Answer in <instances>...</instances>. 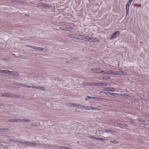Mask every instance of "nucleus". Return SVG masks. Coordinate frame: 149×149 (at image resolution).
I'll return each instance as SVG.
<instances>
[{
	"instance_id": "19",
	"label": "nucleus",
	"mask_w": 149,
	"mask_h": 149,
	"mask_svg": "<svg viewBox=\"0 0 149 149\" xmlns=\"http://www.w3.org/2000/svg\"><path fill=\"white\" fill-rule=\"evenodd\" d=\"M91 40V38L89 37H84V40L85 41H88Z\"/></svg>"
},
{
	"instance_id": "25",
	"label": "nucleus",
	"mask_w": 149,
	"mask_h": 149,
	"mask_svg": "<svg viewBox=\"0 0 149 149\" xmlns=\"http://www.w3.org/2000/svg\"><path fill=\"white\" fill-rule=\"evenodd\" d=\"M90 107L89 106H85L84 109H86V110H90Z\"/></svg>"
},
{
	"instance_id": "11",
	"label": "nucleus",
	"mask_w": 149,
	"mask_h": 149,
	"mask_svg": "<svg viewBox=\"0 0 149 149\" xmlns=\"http://www.w3.org/2000/svg\"><path fill=\"white\" fill-rule=\"evenodd\" d=\"M101 70H101L99 68H94L93 69V71H94L95 72H97V73H100L98 72V71L99 72H101Z\"/></svg>"
},
{
	"instance_id": "9",
	"label": "nucleus",
	"mask_w": 149,
	"mask_h": 149,
	"mask_svg": "<svg viewBox=\"0 0 149 149\" xmlns=\"http://www.w3.org/2000/svg\"><path fill=\"white\" fill-rule=\"evenodd\" d=\"M100 73H102L103 72L105 74H109V70H101V72H98Z\"/></svg>"
},
{
	"instance_id": "31",
	"label": "nucleus",
	"mask_w": 149,
	"mask_h": 149,
	"mask_svg": "<svg viewBox=\"0 0 149 149\" xmlns=\"http://www.w3.org/2000/svg\"><path fill=\"white\" fill-rule=\"evenodd\" d=\"M70 29L69 28L65 27L64 30L66 31H70Z\"/></svg>"
},
{
	"instance_id": "34",
	"label": "nucleus",
	"mask_w": 149,
	"mask_h": 149,
	"mask_svg": "<svg viewBox=\"0 0 149 149\" xmlns=\"http://www.w3.org/2000/svg\"><path fill=\"white\" fill-rule=\"evenodd\" d=\"M97 140H101L102 141H103L104 140V139L102 138H101L100 137H97Z\"/></svg>"
},
{
	"instance_id": "50",
	"label": "nucleus",
	"mask_w": 149,
	"mask_h": 149,
	"mask_svg": "<svg viewBox=\"0 0 149 149\" xmlns=\"http://www.w3.org/2000/svg\"><path fill=\"white\" fill-rule=\"evenodd\" d=\"M2 97H5V94H4V93H3V94L2 95Z\"/></svg>"
},
{
	"instance_id": "38",
	"label": "nucleus",
	"mask_w": 149,
	"mask_h": 149,
	"mask_svg": "<svg viewBox=\"0 0 149 149\" xmlns=\"http://www.w3.org/2000/svg\"><path fill=\"white\" fill-rule=\"evenodd\" d=\"M95 40L96 39L95 38H91H91L90 40H91V42H94Z\"/></svg>"
},
{
	"instance_id": "43",
	"label": "nucleus",
	"mask_w": 149,
	"mask_h": 149,
	"mask_svg": "<svg viewBox=\"0 0 149 149\" xmlns=\"http://www.w3.org/2000/svg\"><path fill=\"white\" fill-rule=\"evenodd\" d=\"M131 3L129 1H128V2L127 3L126 5L130 6Z\"/></svg>"
},
{
	"instance_id": "22",
	"label": "nucleus",
	"mask_w": 149,
	"mask_h": 149,
	"mask_svg": "<svg viewBox=\"0 0 149 149\" xmlns=\"http://www.w3.org/2000/svg\"><path fill=\"white\" fill-rule=\"evenodd\" d=\"M83 85L86 86H91V83L89 82H84L83 83Z\"/></svg>"
},
{
	"instance_id": "32",
	"label": "nucleus",
	"mask_w": 149,
	"mask_h": 149,
	"mask_svg": "<svg viewBox=\"0 0 149 149\" xmlns=\"http://www.w3.org/2000/svg\"><path fill=\"white\" fill-rule=\"evenodd\" d=\"M91 86H97V83H91Z\"/></svg>"
},
{
	"instance_id": "39",
	"label": "nucleus",
	"mask_w": 149,
	"mask_h": 149,
	"mask_svg": "<svg viewBox=\"0 0 149 149\" xmlns=\"http://www.w3.org/2000/svg\"><path fill=\"white\" fill-rule=\"evenodd\" d=\"M134 6H137L138 7H140L141 6V5L140 4H134Z\"/></svg>"
},
{
	"instance_id": "14",
	"label": "nucleus",
	"mask_w": 149,
	"mask_h": 149,
	"mask_svg": "<svg viewBox=\"0 0 149 149\" xmlns=\"http://www.w3.org/2000/svg\"><path fill=\"white\" fill-rule=\"evenodd\" d=\"M114 89L115 88H114L109 87L107 88L106 90L111 91H113Z\"/></svg>"
},
{
	"instance_id": "47",
	"label": "nucleus",
	"mask_w": 149,
	"mask_h": 149,
	"mask_svg": "<svg viewBox=\"0 0 149 149\" xmlns=\"http://www.w3.org/2000/svg\"><path fill=\"white\" fill-rule=\"evenodd\" d=\"M116 95L119 96V95H120L121 94H119V93H116Z\"/></svg>"
},
{
	"instance_id": "28",
	"label": "nucleus",
	"mask_w": 149,
	"mask_h": 149,
	"mask_svg": "<svg viewBox=\"0 0 149 149\" xmlns=\"http://www.w3.org/2000/svg\"><path fill=\"white\" fill-rule=\"evenodd\" d=\"M89 138H92V139H94L97 140V137L93 136H91L89 137Z\"/></svg>"
},
{
	"instance_id": "48",
	"label": "nucleus",
	"mask_w": 149,
	"mask_h": 149,
	"mask_svg": "<svg viewBox=\"0 0 149 149\" xmlns=\"http://www.w3.org/2000/svg\"><path fill=\"white\" fill-rule=\"evenodd\" d=\"M87 97H88V98L91 99V97H92L89 96H87Z\"/></svg>"
},
{
	"instance_id": "16",
	"label": "nucleus",
	"mask_w": 149,
	"mask_h": 149,
	"mask_svg": "<svg viewBox=\"0 0 149 149\" xmlns=\"http://www.w3.org/2000/svg\"><path fill=\"white\" fill-rule=\"evenodd\" d=\"M102 79H110V77L107 76H105L102 78Z\"/></svg>"
},
{
	"instance_id": "4",
	"label": "nucleus",
	"mask_w": 149,
	"mask_h": 149,
	"mask_svg": "<svg viewBox=\"0 0 149 149\" xmlns=\"http://www.w3.org/2000/svg\"><path fill=\"white\" fill-rule=\"evenodd\" d=\"M39 6H41L43 7H47V8H49L50 7V5H47V4H44L43 3H39Z\"/></svg>"
},
{
	"instance_id": "10",
	"label": "nucleus",
	"mask_w": 149,
	"mask_h": 149,
	"mask_svg": "<svg viewBox=\"0 0 149 149\" xmlns=\"http://www.w3.org/2000/svg\"><path fill=\"white\" fill-rule=\"evenodd\" d=\"M130 6L126 5V10L127 15H128L129 14Z\"/></svg>"
},
{
	"instance_id": "18",
	"label": "nucleus",
	"mask_w": 149,
	"mask_h": 149,
	"mask_svg": "<svg viewBox=\"0 0 149 149\" xmlns=\"http://www.w3.org/2000/svg\"><path fill=\"white\" fill-rule=\"evenodd\" d=\"M69 36L73 38H77V36L76 37L75 35L74 34H70L69 35Z\"/></svg>"
},
{
	"instance_id": "30",
	"label": "nucleus",
	"mask_w": 149,
	"mask_h": 149,
	"mask_svg": "<svg viewBox=\"0 0 149 149\" xmlns=\"http://www.w3.org/2000/svg\"><path fill=\"white\" fill-rule=\"evenodd\" d=\"M59 148L60 149H67V147L64 146H60Z\"/></svg>"
},
{
	"instance_id": "49",
	"label": "nucleus",
	"mask_w": 149,
	"mask_h": 149,
	"mask_svg": "<svg viewBox=\"0 0 149 149\" xmlns=\"http://www.w3.org/2000/svg\"><path fill=\"white\" fill-rule=\"evenodd\" d=\"M133 0H129V1L131 3H132V1H133Z\"/></svg>"
},
{
	"instance_id": "2",
	"label": "nucleus",
	"mask_w": 149,
	"mask_h": 149,
	"mask_svg": "<svg viewBox=\"0 0 149 149\" xmlns=\"http://www.w3.org/2000/svg\"><path fill=\"white\" fill-rule=\"evenodd\" d=\"M7 72H8L7 73V74H8L15 75L17 76H19V73L16 72L10 71H8Z\"/></svg>"
},
{
	"instance_id": "23",
	"label": "nucleus",
	"mask_w": 149,
	"mask_h": 149,
	"mask_svg": "<svg viewBox=\"0 0 149 149\" xmlns=\"http://www.w3.org/2000/svg\"><path fill=\"white\" fill-rule=\"evenodd\" d=\"M79 105V104L73 103V104H71V106L74 107H77V108H78V106H77V105Z\"/></svg>"
},
{
	"instance_id": "5",
	"label": "nucleus",
	"mask_w": 149,
	"mask_h": 149,
	"mask_svg": "<svg viewBox=\"0 0 149 149\" xmlns=\"http://www.w3.org/2000/svg\"><path fill=\"white\" fill-rule=\"evenodd\" d=\"M77 36L76 38L79 39L81 40H84V36L83 35H76Z\"/></svg>"
},
{
	"instance_id": "36",
	"label": "nucleus",
	"mask_w": 149,
	"mask_h": 149,
	"mask_svg": "<svg viewBox=\"0 0 149 149\" xmlns=\"http://www.w3.org/2000/svg\"><path fill=\"white\" fill-rule=\"evenodd\" d=\"M32 88H35L36 89H39V87L38 86H32Z\"/></svg>"
},
{
	"instance_id": "21",
	"label": "nucleus",
	"mask_w": 149,
	"mask_h": 149,
	"mask_svg": "<svg viewBox=\"0 0 149 149\" xmlns=\"http://www.w3.org/2000/svg\"><path fill=\"white\" fill-rule=\"evenodd\" d=\"M78 106V108H79L82 109H84V108L85 107V106L84 105H81L80 104H79Z\"/></svg>"
},
{
	"instance_id": "40",
	"label": "nucleus",
	"mask_w": 149,
	"mask_h": 149,
	"mask_svg": "<svg viewBox=\"0 0 149 149\" xmlns=\"http://www.w3.org/2000/svg\"><path fill=\"white\" fill-rule=\"evenodd\" d=\"M90 107V110H91V109L95 110L96 109L95 107Z\"/></svg>"
},
{
	"instance_id": "45",
	"label": "nucleus",
	"mask_w": 149,
	"mask_h": 149,
	"mask_svg": "<svg viewBox=\"0 0 149 149\" xmlns=\"http://www.w3.org/2000/svg\"><path fill=\"white\" fill-rule=\"evenodd\" d=\"M5 128H0V130H5Z\"/></svg>"
},
{
	"instance_id": "51",
	"label": "nucleus",
	"mask_w": 149,
	"mask_h": 149,
	"mask_svg": "<svg viewBox=\"0 0 149 149\" xmlns=\"http://www.w3.org/2000/svg\"><path fill=\"white\" fill-rule=\"evenodd\" d=\"M109 130H107L106 131H105V132H109Z\"/></svg>"
},
{
	"instance_id": "12",
	"label": "nucleus",
	"mask_w": 149,
	"mask_h": 149,
	"mask_svg": "<svg viewBox=\"0 0 149 149\" xmlns=\"http://www.w3.org/2000/svg\"><path fill=\"white\" fill-rule=\"evenodd\" d=\"M8 70H0V73H3V74H7L8 72Z\"/></svg>"
},
{
	"instance_id": "15",
	"label": "nucleus",
	"mask_w": 149,
	"mask_h": 149,
	"mask_svg": "<svg viewBox=\"0 0 149 149\" xmlns=\"http://www.w3.org/2000/svg\"><path fill=\"white\" fill-rule=\"evenodd\" d=\"M44 49V48H42L41 47H39L36 46V48L35 49H37L38 50L40 51H42Z\"/></svg>"
},
{
	"instance_id": "6",
	"label": "nucleus",
	"mask_w": 149,
	"mask_h": 149,
	"mask_svg": "<svg viewBox=\"0 0 149 149\" xmlns=\"http://www.w3.org/2000/svg\"><path fill=\"white\" fill-rule=\"evenodd\" d=\"M4 94H5V96L8 97H13V96H15V95L14 94H9L7 93H4Z\"/></svg>"
},
{
	"instance_id": "13",
	"label": "nucleus",
	"mask_w": 149,
	"mask_h": 149,
	"mask_svg": "<svg viewBox=\"0 0 149 149\" xmlns=\"http://www.w3.org/2000/svg\"><path fill=\"white\" fill-rule=\"evenodd\" d=\"M26 46L27 47H30L34 49H35L36 48V46H34L30 45H26Z\"/></svg>"
},
{
	"instance_id": "8",
	"label": "nucleus",
	"mask_w": 149,
	"mask_h": 149,
	"mask_svg": "<svg viewBox=\"0 0 149 149\" xmlns=\"http://www.w3.org/2000/svg\"><path fill=\"white\" fill-rule=\"evenodd\" d=\"M117 75H126V74L122 71H118Z\"/></svg>"
},
{
	"instance_id": "41",
	"label": "nucleus",
	"mask_w": 149,
	"mask_h": 149,
	"mask_svg": "<svg viewBox=\"0 0 149 149\" xmlns=\"http://www.w3.org/2000/svg\"><path fill=\"white\" fill-rule=\"evenodd\" d=\"M101 83H97V86H102V85H101Z\"/></svg>"
},
{
	"instance_id": "29",
	"label": "nucleus",
	"mask_w": 149,
	"mask_h": 149,
	"mask_svg": "<svg viewBox=\"0 0 149 149\" xmlns=\"http://www.w3.org/2000/svg\"><path fill=\"white\" fill-rule=\"evenodd\" d=\"M38 89L43 91H45V88L43 87H39Z\"/></svg>"
},
{
	"instance_id": "17",
	"label": "nucleus",
	"mask_w": 149,
	"mask_h": 149,
	"mask_svg": "<svg viewBox=\"0 0 149 149\" xmlns=\"http://www.w3.org/2000/svg\"><path fill=\"white\" fill-rule=\"evenodd\" d=\"M36 145V143L29 142V145L35 146Z\"/></svg>"
},
{
	"instance_id": "35",
	"label": "nucleus",
	"mask_w": 149,
	"mask_h": 149,
	"mask_svg": "<svg viewBox=\"0 0 149 149\" xmlns=\"http://www.w3.org/2000/svg\"><path fill=\"white\" fill-rule=\"evenodd\" d=\"M101 85L102 86H106L108 85V84L106 83H102Z\"/></svg>"
},
{
	"instance_id": "27",
	"label": "nucleus",
	"mask_w": 149,
	"mask_h": 149,
	"mask_svg": "<svg viewBox=\"0 0 149 149\" xmlns=\"http://www.w3.org/2000/svg\"><path fill=\"white\" fill-rule=\"evenodd\" d=\"M22 121L21 122H23V121H26V122H29L30 121V120H29V119H22Z\"/></svg>"
},
{
	"instance_id": "42",
	"label": "nucleus",
	"mask_w": 149,
	"mask_h": 149,
	"mask_svg": "<svg viewBox=\"0 0 149 149\" xmlns=\"http://www.w3.org/2000/svg\"><path fill=\"white\" fill-rule=\"evenodd\" d=\"M32 86H30L26 85L25 87L30 88H32Z\"/></svg>"
},
{
	"instance_id": "37",
	"label": "nucleus",
	"mask_w": 149,
	"mask_h": 149,
	"mask_svg": "<svg viewBox=\"0 0 149 149\" xmlns=\"http://www.w3.org/2000/svg\"><path fill=\"white\" fill-rule=\"evenodd\" d=\"M17 142L19 143L20 144H24V142L23 141H17Z\"/></svg>"
},
{
	"instance_id": "44",
	"label": "nucleus",
	"mask_w": 149,
	"mask_h": 149,
	"mask_svg": "<svg viewBox=\"0 0 149 149\" xmlns=\"http://www.w3.org/2000/svg\"><path fill=\"white\" fill-rule=\"evenodd\" d=\"M65 28V27H63L62 26H60L59 27V28L61 29L64 30V29Z\"/></svg>"
},
{
	"instance_id": "3",
	"label": "nucleus",
	"mask_w": 149,
	"mask_h": 149,
	"mask_svg": "<svg viewBox=\"0 0 149 149\" xmlns=\"http://www.w3.org/2000/svg\"><path fill=\"white\" fill-rule=\"evenodd\" d=\"M22 121V119H10L9 121L10 122H21Z\"/></svg>"
},
{
	"instance_id": "20",
	"label": "nucleus",
	"mask_w": 149,
	"mask_h": 149,
	"mask_svg": "<svg viewBox=\"0 0 149 149\" xmlns=\"http://www.w3.org/2000/svg\"><path fill=\"white\" fill-rule=\"evenodd\" d=\"M106 94H108L110 95H116V93H112L110 92H107Z\"/></svg>"
},
{
	"instance_id": "52",
	"label": "nucleus",
	"mask_w": 149,
	"mask_h": 149,
	"mask_svg": "<svg viewBox=\"0 0 149 149\" xmlns=\"http://www.w3.org/2000/svg\"><path fill=\"white\" fill-rule=\"evenodd\" d=\"M67 149H72V148H68L67 147Z\"/></svg>"
},
{
	"instance_id": "24",
	"label": "nucleus",
	"mask_w": 149,
	"mask_h": 149,
	"mask_svg": "<svg viewBox=\"0 0 149 149\" xmlns=\"http://www.w3.org/2000/svg\"><path fill=\"white\" fill-rule=\"evenodd\" d=\"M16 85L18 86H20V87H25V86H26L25 85H24V84H17Z\"/></svg>"
},
{
	"instance_id": "1",
	"label": "nucleus",
	"mask_w": 149,
	"mask_h": 149,
	"mask_svg": "<svg viewBox=\"0 0 149 149\" xmlns=\"http://www.w3.org/2000/svg\"><path fill=\"white\" fill-rule=\"evenodd\" d=\"M120 33V31H117L114 32L111 37V39H114L117 36H118L119 35V34Z\"/></svg>"
},
{
	"instance_id": "33",
	"label": "nucleus",
	"mask_w": 149,
	"mask_h": 149,
	"mask_svg": "<svg viewBox=\"0 0 149 149\" xmlns=\"http://www.w3.org/2000/svg\"><path fill=\"white\" fill-rule=\"evenodd\" d=\"M29 141H24V144L25 145H29Z\"/></svg>"
},
{
	"instance_id": "7",
	"label": "nucleus",
	"mask_w": 149,
	"mask_h": 149,
	"mask_svg": "<svg viewBox=\"0 0 149 149\" xmlns=\"http://www.w3.org/2000/svg\"><path fill=\"white\" fill-rule=\"evenodd\" d=\"M118 71H112L111 70H109V74H112L117 75Z\"/></svg>"
},
{
	"instance_id": "46",
	"label": "nucleus",
	"mask_w": 149,
	"mask_h": 149,
	"mask_svg": "<svg viewBox=\"0 0 149 149\" xmlns=\"http://www.w3.org/2000/svg\"><path fill=\"white\" fill-rule=\"evenodd\" d=\"M91 99H97V98L95 97H91Z\"/></svg>"
},
{
	"instance_id": "26",
	"label": "nucleus",
	"mask_w": 149,
	"mask_h": 149,
	"mask_svg": "<svg viewBox=\"0 0 149 149\" xmlns=\"http://www.w3.org/2000/svg\"><path fill=\"white\" fill-rule=\"evenodd\" d=\"M110 143H114V144H116V143H118V142L117 141H115L114 140H113V141H110Z\"/></svg>"
}]
</instances>
